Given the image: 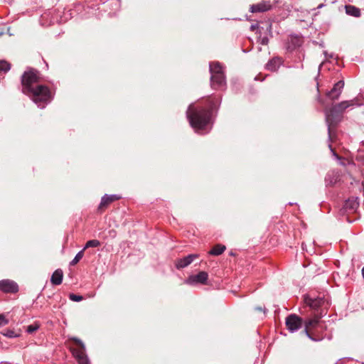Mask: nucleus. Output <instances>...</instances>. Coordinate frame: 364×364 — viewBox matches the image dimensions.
Returning <instances> with one entry per match:
<instances>
[{
  "instance_id": "8",
  "label": "nucleus",
  "mask_w": 364,
  "mask_h": 364,
  "mask_svg": "<svg viewBox=\"0 0 364 364\" xmlns=\"http://www.w3.org/2000/svg\"><path fill=\"white\" fill-rule=\"evenodd\" d=\"M287 329L294 333L301 328L304 324L303 320L296 314H292L286 318L285 321Z\"/></svg>"
},
{
  "instance_id": "10",
  "label": "nucleus",
  "mask_w": 364,
  "mask_h": 364,
  "mask_svg": "<svg viewBox=\"0 0 364 364\" xmlns=\"http://www.w3.org/2000/svg\"><path fill=\"white\" fill-rule=\"evenodd\" d=\"M208 277V274L205 272H200L196 275H191L186 280V283L190 285H194L196 284H205Z\"/></svg>"
},
{
  "instance_id": "26",
  "label": "nucleus",
  "mask_w": 364,
  "mask_h": 364,
  "mask_svg": "<svg viewBox=\"0 0 364 364\" xmlns=\"http://www.w3.org/2000/svg\"><path fill=\"white\" fill-rule=\"evenodd\" d=\"M69 299L73 301H80L83 299V297L80 295H77L75 294H69Z\"/></svg>"
},
{
  "instance_id": "36",
  "label": "nucleus",
  "mask_w": 364,
  "mask_h": 364,
  "mask_svg": "<svg viewBox=\"0 0 364 364\" xmlns=\"http://www.w3.org/2000/svg\"><path fill=\"white\" fill-rule=\"evenodd\" d=\"M256 310L262 311V307H257Z\"/></svg>"
},
{
  "instance_id": "11",
  "label": "nucleus",
  "mask_w": 364,
  "mask_h": 364,
  "mask_svg": "<svg viewBox=\"0 0 364 364\" xmlns=\"http://www.w3.org/2000/svg\"><path fill=\"white\" fill-rule=\"evenodd\" d=\"M198 257L197 254H191L183 258H180L176 260L175 265L178 269H183L191 264L194 259Z\"/></svg>"
},
{
  "instance_id": "38",
  "label": "nucleus",
  "mask_w": 364,
  "mask_h": 364,
  "mask_svg": "<svg viewBox=\"0 0 364 364\" xmlns=\"http://www.w3.org/2000/svg\"><path fill=\"white\" fill-rule=\"evenodd\" d=\"M277 0H273V3H274V4L277 3Z\"/></svg>"
},
{
  "instance_id": "25",
  "label": "nucleus",
  "mask_w": 364,
  "mask_h": 364,
  "mask_svg": "<svg viewBox=\"0 0 364 364\" xmlns=\"http://www.w3.org/2000/svg\"><path fill=\"white\" fill-rule=\"evenodd\" d=\"M11 69V65L6 60H0V71L8 72Z\"/></svg>"
},
{
  "instance_id": "24",
  "label": "nucleus",
  "mask_w": 364,
  "mask_h": 364,
  "mask_svg": "<svg viewBox=\"0 0 364 364\" xmlns=\"http://www.w3.org/2000/svg\"><path fill=\"white\" fill-rule=\"evenodd\" d=\"M84 251L85 250L83 249L79 251L75 256L74 259L70 262V265H75L82 258L84 255Z\"/></svg>"
},
{
  "instance_id": "27",
  "label": "nucleus",
  "mask_w": 364,
  "mask_h": 364,
  "mask_svg": "<svg viewBox=\"0 0 364 364\" xmlns=\"http://www.w3.org/2000/svg\"><path fill=\"white\" fill-rule=\"evenodd\" d=\"M9 320L5 317L4 314H0V327L4 326L8 324Z\"/></svg>"
},
{
  "instance_id": "34",
  "label": "nucleus",
  "mask_w": 364,
  "mask_h": 364,
  "mask_svg": "<svg viewBox=\"0 0 364 364\" xmlns=\"http://www.w3.org/2000/svg\"><path fill=\"white\" fill-rule=\"evenodd\" d=\"M269 32H271V29H272V25L271 24H269L267 28Z\"/></svg>"
},
{
  "instance_id": "31",
  "label": "nucleus",
  "mask_w": 364,
  "mask_h": 364,
  "mask_svg": "<svg viewBox=\"0 0 364 364\" xmlns=\"http://www.w3.org/2000/svg\"><path fill=\"white\" fill-rule=\"evenodd\" d=\"M257 28H259V25H258V23L252 24V25H251V26H250V30H251L252 31H255Z\"/></svg>"
},
{
  "instance_id": "17",
  "label": "nucleus",
  "mask_w": 364,
  "mask_h": 364,
  "mask_svg": "<svg viewBox=\"0 0 364 364\" xmlns=\"http://www.w3.org/2000/svg\"><path fill=\"white\" fill-rule=\"evenodd\" d=\"M339 180V174L338 171H329L325 177V183L327 186L335 185Z\"/></svg>"
},
{
  "instance_id": "21",
  "label": "nucleus",
  "mask_w": 364,
  "mask_h": 364,
  "mask_svg": "<svg viewBox=\"0 0 364 364\" xmlns=\"http://www.w3.org/2000/svg\"><path fill=\"white\" fill-rule=\"evenodd\" d=\"M353 105V101H343L333 105L342 113L346 109Z\"/></svg>"
},
{
  "instance_id": "39",
  "label": "nucleus",
  "mask_w": 364,
  "mask_h": 364,
  "mask_svg": "<svg viewBox=\"0 0 364 364\" xmlns=\"http://www.w3.org/2000/svg\"><path fill=\"white\" fill-rule=\"evenodd\" d=\"M4 1L9 2L10 0H4Z\"/></svg>"
},
{
  "instance_id": "30",
  "label": "nucleus",
  "mask_w": 364,
  "mask_h": 364,
  "mask_svg": "<svg viewBox=\"0 0 364 364\" xmlns=\"http://www.w3.org/2000/svg\"><path fill=\"white\" fill-rule=\"evenodd\" d=\"M5 336H6L9 338H14L16 336V335L13 331H8Z\"/></svg>"
},
{
  "instance_id": "12",
  "label": "nucleus",
  "mask_w": 364,
  "mask_h": 364,
  "mask_svg": "<svg viewBox=\"0 0 364 364\" xmlns=\"http://www.w3.org/2000/svg\"><path fill=\"white\" fill-rule=\"evenodd\" d=\"M343 86L344 82L343 80L338 81L333 85V88L327 92L326 96L332 100L338 99L342 92Z\"/></svg>"
},
{
  "instance_id": "7",
  "label": "nucleus",
  "mask_w": 364,
  "mask_h": 364,
  "mask_svg": "<svg viewBox=\"0 0 364 364\" xmlns=\"http://www.w3.org/2000/svg\"><path fill=\"white\" fill-rule=\"evenodd\" d=\"M321 318V317H320V316L318 315V316H316L314 318L308 319L304 322V332L306 335V336L311 341H321L320 338H316L313 337L309 332L311 328H315L318 326L322 327L321 324V321H320Z\"/></svg>"
},
{
  "instance_id": "9",
  "label": "nucleus",
  "mask_w": 364,
  "mask_h": 364,
  "mask_svg": "<svg viewBox=\"0 0 364 364\" xmlns=\"http://www.w3.org/2000/svg\"><path fill=\"white\" fill-rule=\"evenodd\" d=\"M0 290L4 293H16L18 291V285L14 281L2 279L0 281Z\"/></svg>"
},
{
  "instance_id": "2",
  "label": "nucleus",
  "mask_w": 364,
  "mask_h": 364,
  "mask_svg": "<svg viewBox=\"0 0 364 364\" xmlns=\"http://www.w3.org/2000/svg\"><path fill=\"white\" fill-rule=\"evenodd\" d=\"M218 104L217 100H210L208 108L195 107L193 104L188 106L186 116L190 125L196 133L205 134L209 132L210 127L208 129V127L213 124V112Z\"/></svg>"
},
{
  "instance_id": "6",
  "label": "nucleus",
  "mask_w": 364,
  "mask_h": 364,
  "mask_svg": "<svg viewBox=\"0 0 364 364\" xmlns=\"http://www.w3.org/2000/svg\"><path fill=\"white\" fill-rule=\"evenodd\" d=\"M305 302L307 305H309L311 309L318 311L321 309L319 312L320 317H323L327 313V309L328 308L329 304L327 300H326L323 297H317L315 299H312L311 297H306Z\"/></svg>"
},
{
  "instance_id": "28",
  "label": "nucleus",
  "mask_w": 364,
  "mask_h": 364,
  "mask_svg": "<svg viewBox=\"0 0 364 364\" xmlns=\"http://www.w3.org/2000/svg\"><path fill=\"white\" fill-rule=\"evenodd\" d=\"M39 328V326L38 325H29L28 327H27V330L26 331L29 333H32L33 332H35L36 330H38Z\"/></svg>"
},
{
  "instance_id": "3",
  "label": "nucleus",
  "mask_w": 364,
  "mask_h": 364,
  "mask_svg": "<svg viewBox=\"0 0 364 364\" xmlns=\"http://www.w3.org/2000/svg\"><path fill=\"white\" fill-rule=\"evenodd\" d=\"M210 73V85L214 90H223L226 87L224 68L219 62L209 63Z\"/></svg>"
},
{
  "instance_id": "5",
  "label": "nucleus",
  "mask_w": 364,
  "mask_h": 364,
  "mask_svg": "<svg viewBox=\"0 0 364 364\" xmlns=\"http://www.w3.org/2000/svg\"><path fill=\"white\" fill-rule=\"evenodd\" d=\"M325 116H326V122L328 126V140L331 141V127L334 126L338 122L341 121V117H342V113L336 107L333 106L329 109L325 110Z\"/></svg>"
},
{
  "instance_id": "19",
  "label": "nucleus",
  "mask_w": 364,
  "mask_h": 364,
  "mask_svg": "<svg viewBox=\"0 0 364 364\" xmlns=\"http://www.w3.org/2000/svg\"><path fill=\"white\" fill-rule=\"evenodd\" d=\"M346 13L353 17H359L360 16V9L353 5L345 6Z\"/></svg>"
},
{
  "instance_id": "32",
  "label": "nucleus",
  "mask_w": 364,
  "mask_h": 364,
  "mask_svg": "<svg viewBox=\"0 0 364 364\" xmlns=\"http://www.w3.org/2000/svg\"><path fill=\"white\" fill-rule=\"evenodd\" d=\"M323 54H324V55H325L326 57L333 58V54H330V55H328V53H327V51H326V50H325V51H323Z\"/></svg>"
},
{
  "instance_id": "18",
  "label": "nucleus",
  "mask_w": 364,
  "mask_h": 364,
  "mask_svg": "<svg viewBox=\"0 0 364 364\" xmlns=\"http://www.w3.org/2000/svg\"><path fill=\"white\" fill-rule=\"evenodd\" d=\"M63 272L60 269H56L52 274L50 282L53 285H60L62 284Z\"/></svg>"
},
{
  "instance_id": "37",
  "label": "nucleus",
  "mask_w": 364,
  "mask_h": 364,
  "mask_svg": "<svg viewBox=\"0 0 364 364\" xmlns=\"http://www.w3.org/2000/svg\"><path fill=\"white\" fill-rule=\"evenodd\" d=\"M362 274H363V278H364V267H363V269H362Z\"/></svg>"
},
{
  "instance_id": "29",
  "label": "nucleus",
  "mask_w": 364,
  "mask_h": 364,
  "mask_svg": "<svg viewBox=\"0 0 364 364\" xmlns=\"http://www.w3.org/2000/svg\"><path fill=\"white\" fill-rule=\"evenodd\" d=\"M259 43L262 45L266 46L269 43V38L267 36H264L259 38Z\"/></svg>"
},
{
  "instance_id": "16",
  "label": "nucleus",
  "mask_w": 364,
  "mask_h": 364,
  "mask_svg": "<svg viewBox=\"0 0 364 364\" xmlns=\"http://www.w3.org/2000/svg\"><path fill=\"white\" fill-rule=\"evenodd\" d=\"M282 63L283 61L281 58L274 57L268 61L266 64V68L269 71L275 72L278 70Z\"/></svg>"
},
{
  "instance_id": "22",
  "label": "nucleus",
  "mask_w": 364,
  "mask_h": 364,
  "mask_svg": "<svg viewBox=\"0 0 364 364\" xmlns=\"http://www.w3.org/2000/svg\"><path fill=\"white\" fill-rule=\"evenodd\" d=\"M100 245H101V243L99 240H90L86 242L83 250H85L86 249L90 248V247H98L100 246Z\"/></svg>"
},
{
  "instance_id": "20",
  "label": "nucleus",
  "mask_w": 364,
  "mask_h": 364,
  "mask_svg": "<svg viewBox=\"0 0 364 364\" xmlns=\"http://www.w3.org/2000/svg\"><path fill=\"white\" fill-rule=\"evenodd\" d=\"M226 247L223 245H216L213 249L209 252L210 255L218 256L221 255L225 250Z\"/></svg>"
},
{
  "instance_id": "1",
  "label": "nucleus",
  "mask_w": 364,
  "mask_h": 364,
  "mask_svg": "<svg viewBox=\"0 0 364 364\" xmlns=\"http://www.w3.org/2000/svg\"><path fill=\"white\" fill-rule=\"evenodd\" d=\"M39 72L28 68L21 76L22 92L29 95L33 102L41 109H43L52 100L49 88L39 84Z\"/></svg>"
},
{
  "instance_id": "23",
  "label": "nucleus",
  "mask_w": 364,
  "mask_h": 364,
  "mask_svg": "<svg viewBox=\"0 0 364 364\" xmlns=\"http://www.w3.org/2000/svg\"><path fill=\"white\" fill-rule=\"evenodd\" d=\"M328 147L332 153V155L334 156V158L339 161L340 165L341 166H346V163L343 161V159L335 151V150L333 149L331 144H328Z\"/></svg>"
},
{
  "instance_id": "14",
  "label": "nucleus",
  "mask_w": 364,
  "mask_h": 364,
  "mask_svg": "<svg viewBox=\"0 0 364 364\" xmlns=\"http://www.w3.org/2000/svg\"><path fill=\"white\" fill-rule=\"evenodd\" d=\"M121 198V196L117 194H112V195H104L102 198L100 203L99 205L98 208L102 209L105 207H107L109 204L112 203V202L119 200Z\"/></svg>"
},
{
  "instance_id": "4",
  "label": "nucleus",
  "mask_w": 364,
  "mask_h": 364,
  "mask_svg": "<svg viewBox=\"0 0 364 364\" xmlns=\"http://www.w3.org/2000/svg\"><path fill=\"white\" fill-rule=\"evenodd\" d=\"M70 340L73 341L77 346L76 348H71L70 350L73 355L77 360L78 364H90L88 356L86 353L85 343L78 338L72 337Z\"/></svg>"
},
{
  "instance_id": "13",
  "label": "nucleus",
  "mask_w": 364,
  "mask_h": 364,
  "mask_svg": "<svg viewBox=\"0 0 364 364\" xmlns=\"http://www.w3.org/2000/svg\"><path fill=\"white\" fill-rule=\"evenodd\" d=\"M272 9V4L269 1H262L257 4H252L250 6V11L252 13L265 12Z\"/></svg>"
},
{
  "instance_id": "33",
  "label": "nucleus",
  "mask_w": 364,
  "mask_h": 364,
  "mask_svg": "<svg viewBox=\"0 0 364 364\" xmlns=\"http://www.w3.org/2000/svg\"><path fill=\"white\" fill-rule=\"evenodd\" d=\"M323 6H324V4H319V5L317 6V9H320L323 8Z\"/></svg>"
},
{
  "instance_id": "15",
  "label": "nucleus",
  "mask_w": 364,
  "mask_h": 364,
  "mask_svg": "<svg viewBox=\"0 0 364 364\" xmlns=\"http://www.w3.org/2000/svg\"><path fill=\"white\" fill-rule=\"evenodd\" d=\"M359 206V202L358 198H352L346 200L344 203L343 208L345 212L353 213Z\"/></svg>"
},
{
  "instance_id": "35",
  "label": "nucleus",
  "mask_w": 364,
  "mask_h": 364,
  "mask_svg": "<svg viewBox=\"0 0 364 364\" xmlns=\"http://www.w3.org/2000/svg\"><path fill=\"white\" fill-rule=\"evenodd\" d=\"M0 364H11V363H9V362L2 361V362L0 363Z\"/></svg>"
}]
</instances>
